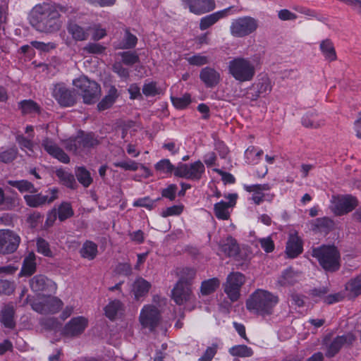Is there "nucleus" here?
<instances>
[{"label": "nucleus", "mask_w": 361, "mask_h": 361, "mask_svg": "<svg viewBox=\"0 0 361 361\" xmlns=\"http://www.w3.org/2000/svg\"><path fill=\"white\" fill-rule=\"evenodd\" d=\"M279 302L278 295L269 290L258 288L252 293L246 300L247 310L252 314L262 317H270Z\"/></svg>", "instance_id": "f257e3e1"}, {"label": "nucleus", "mask_w": 361, "mask_h": 361, "mask_svg": "<svg viewBox=\"0 0 361 361\" xmlns=\"http://www.w3.org/2000/svg\"><path fill=\"white\" fill-rule=\"evenodd\" d=\"M259 61V54L250 58L235 57L228 63V73L239 82H250L255 76Z\"/></svg>", "instance_id": "f03ea898"}, {"label": "nucleus", "mask_w": 361, "mask_h": 361, "mask_svg": "<svg viewBox=\"0 0 361 361\" xmlns=\"http://www.w3.org/2000/svg\"><path fill=\"white\" fill-rule=\"evenodd\" d=\"M60 14L49 5H37L32 11V23L40 32H53L61 27Z\"/></svg>", "instance_id": "7ed1b4c3"}, {"label": "nucleus", "mask_w": 361, "mask_h": 361, "mask_svg": "<svg viewBox=\"0 0 361 361\" xmlns=\"http://www.w3.org/2000/svg\"><path fill=\"white\" fill-rule=\"evenodd\" d=\"M63 142L66 150L77 155L87 154L100 143L98 136L94 133H85L81 130L76 136L71 137Z\"/></svg>", "instance_id": "20e7f679"}, {"label": "nucleus", "mask_w": 361, "mask_h": 361, "mask_svg": "<svg viewBox=\"0 0 361 361\" xmlns=\"http://www.w3.org/2000/svg\"><path fill=\"white\" fill-rule=\"evenodd\" d=\"M73 85L80 92L85 104H94L99 99L101 92L99 85L87 76L82 75L73 80Z\"/></svg>", "instance_id": "39448f33"}, {"label": "nucleus", "mask_w": 361, "mask_h": 361, "mask_svg": "<svg viewBox=\"0 0 361 361\" xmlns=\"http://www.w3.org/2000/svg\"><path fill=\"white\" fill-rule=\"evenodd\" d=\"M258 27V21L251 16H243L232 20L230 33L234 37L243 38L255 32Z\"/></svg>", "instance_id": "423d86ee"}, {"label": "nucleus", "mask_w": 361, "mask_h": 361, "mask_svg": "<svg viewBox=\"0 0 361 361\" xmlns=\"http://www.w3.org/2000/svg\"><path fill=\"white\" fill-rule=\"evenodd\" d=\"M204 173L205 167L200 160L190 164L178 162L176 166L175 176L198 182L202 178Z\"/></svg>", "instance_id": "0eeeda50"}, {"label": "nucleus", "mask_w": 361, "mask_h": 361, "mask_svg": "<svg viewBox=\"0 0 361 361\" xmlns=\"http://www.w3.org/2000/svg\"><path fill=\"white\" fill-rule=\"evenodd\" d=\"M312 255L328 271H336L340 268L341 255L338 250H312Z\"/></svg>", "instance_id": "6e6552de"}, {"label": "nucleus", "mask_w": 361, "mask_h": 361, "mask_svg": "<svg viewBox=\"0 0 361 361\" xmlns=\"http://www.w3.org/2000/svg\"><path fill=\"white\" fill-rule=\"evenodd\" d=\"M245 283V276L240 272H231L227 276L223 287L231 302H235L240 298V289Z\"/></svg>", "instance_id": "1a4fd4ad"}, {"label": "nucleus", "mask_w": 361, "mask_h": 361, "mask_svg": "<svg viewBox=\"0 0 361 361\" xmlns=\"http://www.w3.org/2000/svg\"><path fill=\"white\" fill-rule=\"evenodd\" d=\"M272 90L270 79L267 75H261L248 88L245 97L250 101H256L259 97H264Z\"/></svg>", "instance_id": "9d476101"}, {"label": "nucleus", "mask_w": 361, "mask_h": 361, "mask_svg": "<svg viewBox=\"0 0 361 361\" xmlns=\"http://www.w3.org/2000/svg\"><path fill=\"white\" fill-rule=\"evenodd\" d=\"M52 96L63 107L73 106L77 102V94L75 90L68 88L64 83L61 82L54 85Z\"/></svg>", "instance_id": "9b49d317"}, {"label": "nucleus", "mask_w": 361, "mask_h": 361, "mask_svg": "<svg viewBox=\"0 0 361 361\" xmlns=\"http://www.w3.org/2000/svg\"><path fill=\"white\" fill-rule=\"evenodd\" d=\"M63 302L56 297L47 296L31 303L32 309L40 314H54L62 307Z\"/></svg>", "instance_id": "f8f14e48"}, {"label": "nucleus", "mask_w": 361, "mask_h": 361, "mask_svg": "<svg viewBox=\"0 0 361 361\" xmlns=\"http://www.w3.org/2000/svg\"><path fill=\"white\" fill-rule=\"evenodd\" d=\"M331 209L336 216H341L352 212L358 204L352 195L334 196L331 201Z\"/></svg>", "instance_id": "ddd939ff"}, {"label": "nucleus", "mask_w": 361, "mask_h": 361, "mask_svg": "<svg viewBox=\"0 0 361 361\" xmlns=\"http://www.w3.org/2000/svg\"><path fill=\"white\" fill-rule=\"evenodd\" d=\"M57 194L58 190L56 188H51L47 190L44 194L41 192L25 195L24 200L29 207H39L54 202L58 197Z\"/></svg>", "instance_id": "4468645a"}, {"label": "nucleus", "mask_w": 361, "mask_h": 361, "mask_svg": "<svg viewBox=\"0 0 361 361\" xmlns=\"http://www.w3.org/2000/svg\"><path fill=\"white\" fill-rule=\"evenodd\" d=\"M30 287L31 290L38 294H45L54 293L56 290V283L46 276L38 274L30 280Z\"/></svg>", "instance_id": "2eb2a0df"}, {"label": "nucleus", "mask_w": 361, "mask_h": 361, "mask_svg": "<svg viewBox=\"0 0 361 361\" xmlns=\"http://www.w3.org/2000/svg\"><path fill=\"white\" fill-rule=\"evenodd\" d=\"M160 312L154 305H145L140 314V322L144 328L152 331L159 323Z\"/></svg>", "instance_id": "dca6fc26"}, {"label": "nucleus", "mask_w": 361, "mask_h": 361, "mask_svg": "<svg viewBox=\"0 0 361 361\" xmlns=\"http://www.w3.org/2000/svg\"><path fill=\"white\" fill-rule=\"evenodd\" d=\"M185 7L195 15H202L212 11L216 4L214 0H182Z\"/></svg>", "instance_id": "f3484780"}, {"label": "nucleus", "mask_w": 361, "mask_h": 361, "mask_svg": "<svg viewBox=\"0 0 361 361\" xmlns=\"http://www.w3.org/2000/svg\"><path fill=\"white\" fill-rule=\"evenodd\" d=\"M88 324V320L84 317L72 318L64 326L63 334L68 337H75L82 334Z\"/></svg>", "instance_id": "a211bd4d"}, {"label": "nucleus", "mask_w": 361, "mask_h": 361, "mask_svg": "<svg viewBox=\"0 0 361 361\" xmlns=\"http://www.w3.org/2000/svg\"><path fill=\"white\" fill-rule=\"evenodd\" d=\"M42 146L50 156L58 159L60 162L63 164L70 162L68 155L52 139L44 138L42 141Z\"/></svg>", "instance_id": "6ab92c4d"}, {"label": "nucleus", "mask_w": 361, "mask_h": 361, "mask_svg": "<svg viewBox=\"0 0 361 361\" xmlns=\"http://www.w3.org/2000/svg\"><path fill=\"white\" fill-rule=\"evenodd\" d=\"M194 297L190 286L176 283L172 290V299L178 305H183L190 301Z\"/></svg>", "instance_id": "aec40b11"}, {"label": "nucleus", "mask_w": 361, "mask_h": 361, "mask_svg": "<svg viewBox=\"0 0 361 361\" xmlns=\"http://www.w3.org/2000/svg\"><path fill=\"white\" fill-rule=\"evenodd\" d=\"M355 340L352 334H348L336 336L327 346L326 356L327 357H334L345 344H351Z\"/></svg>", "instance_id": "412c9836"}, {"label": "nucleus", "mask_w": 361, "mask_h": 361, "mask_svg": "<svg viewBox=\"0 0 361 361\" xmlns=\"http://www.w3.org/2000/svg\"><path fill=\"white\" fill-rule=\"evenodd\" d=\"M200 79L207 88L216 87L221 80L220 73L214 68L207 66L200 71Z\"/></svg>", "instance_id": "4be33fe9"}, {"label": "nucleus", "mask_w": 361, "mask_h": 361, "mask_svg": "<svg viewBox=\"0 0 361 361\" xmlns=\"http://www.w3.org/2000/svg\"><path fill=\"white\" fill-rule=\"evenodd\" d=\"M237 197L236 194H228L226 197L229 200L228 202L221 200L214 204V211L217 219L221 220L228 219L230 216L228 208L235 204Z\"/></svg>", "instance_id": "5701e85b"}, {"label": "nucleus", "mask_w": 361, "mask_h": 361, "mask_svg": "<svg viewBox=\"0 0 361 361\" xmlns=\"http://www.w3.org/2000/svg\"><path fill=\"white\" fill-rule=\"evenodd\" d=\"M20 242V236L13 231L0 230V248H18Z\"/></svg>", "instance_id": "b1692460"}, {"label": "nucleus", "mask_w": 361, "mask_h": 361, "mask_svg": "<svg viewBox=\"0 0 361 361\" xmlns=\"http://www.w3.org/2000/svg\"><path fill=\"white\" fill-rule=\"evenodd\" d=\"M231 9L230 8H225L221 11H219L214 13H212L209 15L205 16L202 17L200 20L199 27L200 30H205L215 23H216L220 19L224 18L227 16L228 11Z\"/></svg>", "instance_id": "393cba45"}, {"label": "nucleus", "mask_w": 361, "mask_h": 361, "mask_svg": "<svg viewBox=\"0 0 361 361\" xmlns=\"http://www.w3.org/2000/svg\"><path fill=\"white\" fill-rule=\"evenodd\" d=\"M151 288V283L142 277L137 278L132 286V293L135 299L139 300L145 297Z\"/></svg>", "instance_id": "a878e982"}, {"label": "nucleus", "mask_w": 361, "mask_h": 361, "mask_svg": "<svg viewBox=\"0 0 361 361\" xmlns=\"http://www.w3.org/2000/svg\"><path fill=\"white\" fill-rule=\"evenodd\" d=\"M300 273L292 268L285 269L278 278L277 283L281 286H292L300 279Z\"/></svg>", "instance_id": "bb28decb"}, {"label": "nucleus", "mask_w": 361, "mask_h": 361, "mask_svg": "<svg viewBox=\"0 0 361 361\" xmlns=\"http://www.w3.org/2000/svg\"><path fill=\"white\" fill-rule=\"evenodd\" d=\"M14 314L15 310L12 304L5 305L1 310L0 322L6 328L13 329L15 327Z\"/></svg>", "instance_id": "cd10ccee"}, {"label": "nucleus", "mask_w": 361, "mask_h": 361, "mask_svg": "<svg viewBox=\"0 0 361 361\" xmlns=\"http://www.w3.org/2000/svg\"><path fill=\"white\" fill-rule=\"evenodd\" d=\"M334 221L329 217H322L314 219L312 226L313 231L328 233L334 228Z\"/></svg>", "instance_id": "c85d7f7f"}, {"label": "nucleus", "mask_w": 361, "mask_h": 361, "mask_svg": "<svg viewBox=\"0 0 361 361\" xmlns=\"http://www.w3.org/2000/svg\"><path fill=\"white\" fill-rule=\"evenodd\" d=\"M118 97V90L115 86L111 85L105 97L98 103L99 111H104L109 109Z\"/></svg>", "instance_id": "c756f323"}, {"label": "nucleus", "mask_w": 361, "mask_h": 361, "mask_svg": "<svg viewBox=\"0 0 361 361\" xmlns=\"http://www.w3.org/2000/svg\"><path fill=\"white\" fill-rule=\"evenodd\" d=\"M36 271L35 255L33 252H30L25 257L22 269L19 273V276H30Z\"/></svg>", "instance_id": "7c9ffc66"}, {"label": "nucleus", "mask_w": 361, "mask_h": 361, "mask_svg": "<svg viewBox=\"0 0 361 361\" xmlns=\"http://www.w3.org/2000/svg\"><path fill=\"white\" fill-rule=\"evenodd\" d=\"M137 43V37L130 32L129 28H126L122 39L116 47L121 49H130L135 48Z\"/></svg>", "instance_id": "2f4dec72"}, {"label": "nucleus", "mask_w": 361, "mask_h": 361, "mask_svg": "<svg viewBox=\"0 0 361 361\" xmlns=\"http://www.w3.org/2000/svg\"><path fill=\"white\" fill-rule=\"evenodd\" d=\"M68 32L76 41H84L88 37V32L85 28L74 22H70L67 26Z\"/></svg>", "instance_id": "473e14b6"}, {"label": "nucleus", "mask_w": 361, "mask_h": 361, "mask_svg": "<svg viewBox=\"0 0 361 361\" xmlns=\"http://www.w3.org/2000/svg\"><path fill=\"white\" fill-rule=\"evenodd\" d=\"M34 134H30L27 137L23 135L18 134L16 136V140L22 150L26 151L29 156L34 152L35 144L33 142Z\"/></svg>", "instance_id": "72a5a7b5"}, {"label": "nucleus", "mask_w": 361, "mask_h": 361, "mask_svg": "<svg viewBox=\"0 0 361 361\" xmlns=\"http://www.w3.org/2000/svg\"><path fill=\"white\" fill-rule=\"evenodd\" d=\"M56 176L60 180V182L71 189H75L77 183L75 179V176L71 173L65 171L63 169H59L56 171Z\"/></svg>", "instance_id": "f704fd0d"}, {"label": "nucleus", "mask_w": 361, "mask_h": 361, "mask_svg": "<svg viewBox=\"0 0 361 361\" xmlns=\"http://www.w3.org/2000/svg\"><path fill=\"white\" fill-rule=\"evenodd\" d=\"M177 275L179 277L177 283L192 286V280L196 275V271L194 269L185 267L177 269Z\"/></svg>", "instance_id": "c9c22d12"}, {"label": "nucleus", "mask_w": 361, "mask_h": 361, "mask_svg": "<svg viewBox=\"0 0 361 361\" xmlns=\"http://www.w3.org/2000/svg\"><path fill=\"white\" fill-rule=\"evenodd\" d=\"M75 174L78 182L85 188H88L93 181L90 171L84 166L75 167Z\"/></svg>", "instance_id": "e433bc0d"}, {"label": "nucleus", "mask_w": 361, "mask_h": 361, "mask_svg": "<svg viewBox=\"0 0 361 361\" xmlns=\"http://www.w3.org/2000/svg\"><path fill=\"white\" fill-rule=\"evenodd\" d=\"M219 286L220 281L218 278H212L204 280L201 283L200 293L202 295H210L215 292Z\"/></svg>", "instance_id": "4c0bfd02"}, {"label": "nucleus", "mask_w": 361, "mask_h": 361, "mask_svg": "<svg viewBox=\"0 0 361 361\" xmlns=\"http://www.w3.org/2000/svg\"><path fill=\"white\" fill-rule=\"evenodd\" d=\"M319 48L326 59L330 61L336 60V51L333 42L330 39H326L322 40L320 43Z\"/></svg>", "instance_id": "58836bf2"}, {"label": "nucleus", "mask_w": 361, "mask_h": 361, "mask_svg": "<svg viewBox=\"0 0 361 361\" xmlns=\"http://www.w3.org/2000/svg\"><path fill=\"white\" fill-rule=\"evenodd\" d=\"M345 290L349 297L355 298L361 294V275L350 280L346 286Z\"/></svg>", "instance_id": "ea45409f"}, {"label": "nucleus", "mask_w": 361, "mask_h": 361, "mask_svg": "<svg viewBox=\"0 0 361 361\" xmlns=\"http://www.w3.org/2000/svg\"><path fill=\"white\" fill-rule=\"evenodd\" d=\"M10 185L17 188L20 192H29L30 193H37L38 190L33 183L27 180H10Z\"/></svg>", "instance_id": "a19ab883"}, {"label": "nucleus", "mask_w": 361, "mask_h": 361, "mask_svg": "<svg viewBox=\"0 0 361 361\" xmlns=\"http://www.w3.org/2000/svg\"><path fill=\"white\" fill-rule=\"evenodd\" d=\"M123 304L118 300L111 301L105 307V315L111 320H114L117 314L122 310Z\"/></svg>", "instance_id": "79ce46f5"}, {"label": "nucleus", "mask_w": 361, "mask_h": 361, "mask_svg": "<svg viewBox=\"0 0 361 361\" xmlns=\"http://www.w3.org/2000/svg\"><path fill=\"white\" fill-rule=\"evenodd\" d=\"M263 153V150L257 151L254 146H250L245 152V161L249 164H256L261 159Z\"/></svg>", "instance_id": "37998d69"}, {"label": "nucleus", "mask_w": 361, "mask_h": 361, "mask_svg": "<svg viewBox=\"0 0 361 361\" xmlns=\"http://www.w3.org/2000/svg\"><path fill=\"white\" fill-rule=\"evenodd\" d=\"M19 108L23 114L39 113L40 107L32 99H25L19 102Z\"/></svg>", "instance_id": "c03bdc74"}, {"label": "nucleus", "mask_w": 361, "mask_h": 361, "mask_svg": "<svg viewBox=\"0 0 361 361\" xmlns=\"http://www.w3.org/2000/svg\"><path fill=\"white\" fill-rule=\"evenodd\" d=\"M229 353L235 357H249L253 355V350L245 345H237L229 349Z\"/></svg>", "instance_id": "a18cd8bd"}, {"label": "nucleus", "mask_w": 361, "mask_h": 361, "mask_svg": "<svg viewBox=\"0 0 361 361\" xmlns=\"http://www.w3.org/2000/svg\"><path fill=\"white\" fill-rule=\"evenodd\" d=\"M154 168L156 171H159L162 173L171 174L172 173H173L174 175L176 169V166L173 165L170 160L168 159H163L158 161L154 165Z\"/></svg>", "instance_id": "49530a36"}, {"label": "nucleus", "mask_w": 361, "mask_h": 361, "mask_svg": "<svg viewBox=\"0 0 361 361\" xmlns=\"http://www.w3.org/2000/svg\"><path fill=\"white\" fill-rule=\"evenodd\" d=\"M57 214L59 219L61 221H63L71 217L74 212L71 204L69 202H63L59 205Z\"/></svg>", "instance_id": "de8ad7c7"}, {"label": "nucleus", "mask_w": 361, "mask_h": 361, "mask_svg": "<svg viewBox=\"0 0 361 361\" xmlns=\"http://www.w3.org/2000/svg\"><path fill=\"white\" fill-rule=\"evenodd\" d=\"M171 100L177 109H184L191 103V97L189 94H185L182 97H171Z\"/></svg>", "instance_id": "09e8293b"}, {"label": "nucleus", "mask_w": 361, "mask_h": 361, "mask_svg": "<svg viewBox=\"0 0 361 361\" xmlns=\"http://www.w3.org/2000/svg\"><path fill=\"white\" fill-rule=\"evenodd\" d=\"M142 93L146 97H154L157 94H162V90L160 87H158L157 82L152 81L149 82H145L142 89Z\"/></svg>", "instance_id": "8fccbe9b"}, {"label": "nucleus", "mask_w": 361, "mask_h": 361, "mask_svg": "<svg viewBox=\"0 0 361 361\" xmlns=\"http://www.w3.org/2000/svg\"><path fill=\"white\" fill-rule=\"evenodd\" d=\"M18 155L16 147H11L5 150H0V161L7 164L13 161Z\"/></svg>", "instance_id": "3c124183"}, {"label": "nucleus", "mask_w": 361, "mask_h": 361, "mask_svg": "<svg viewBox=\"0 0 361 361\" xmlns=\"http://www.w3.org/2000/svg\"><path fill=\"white\" fill-rule=\"evenodd\" d=\"M122 63L127 66H133L140 62V58L137 54L134 51H127L120 54Z\"/></svg>", "instance_id": "603ef678"}, {"label": "nucleus", "mask_w": 361, "mask_h": 361, "mask_svg": "<svg viewBox=\"0 0 361 361\" xmlns=\"http://www.w3.org/2000/svg\"><path fill=\"white\" fill-rule=\"evenodd\" d=\"M159 200V198L153 200L150 199L149 197H144L135 200L133 203V206L136 207H145L149 210H152L155 207L156 202Z\"/></svg>", "instance_id": "864d4df0"}, {"label": "nucleus", "mask_w": 361, "mask_h": 361, "mask_svg": "<svg viewBox=\"0 0 361 361\" xmlns=\"http://www.w3.org/2000/svg\"><path fill=\"white\" fill-rule=\"evenodd\" d=\"M188 63L191 66H202L209 63V58L201 54H196L186 58Z\"/></svg>", "instance_id": "5fc2aeb1"}, {"label": "nucleus", "mask_w": 361, "mask_h": 361, "mask_svg": "<svg viewBox=\"0 0 361 361\" xmlns=\"http://www.w3.org/2000/svg\"><path fill=\"white\" fill-rule=\"evenodd\" d=\"M243 188L249 192L264 193V191H267L271 189V185L269 183L264 184H254V185H244Z\"/></svg>", "instance_id": "6e6d98bb"}, {"label": "nucleus", "mask_w": 361, "mask_h": 361, "mask_svg": "<svg viewBox=\"0 0 361 361\" xmlns=\"http://www.w3.org/2000/svg\"><path fill=\"white\" fill-rule=\"evenodd\" d=\"M302 241L297 232L291 233L287 242L286 248H302Z\"/></svg>", "instance_id": "4d7b16f0"}, {"label": "nucleus", "mask_w": 361, "mask_h": 361, "mask_svg": "<svg viewBox=\"0 0 361 361\" xmlns=\"http://www.w3.org/2000/svg\"><path fill=\"white\" fill-rule=\"evenodd\" d=\"M112 71L122 79L126 80L129 78V70L125 68L121 62H115L112 66Z\"/></svg>", "instance_id": "13d9d810"}, {"label": "nucleus", "mask_w": 361, "mask_h": 361, "mask_svg": "<svg viewBox=\"0 0 361 361\" xmlns=\"http://www.w3.org/2000/svg\"><path fill=\"white\" fill-rule=\"evenodd\" d=\"M302 124L307 128H317L322 125L317 121L313 114H307L302 118Z\"/></svg>", "instance_id": "bf43d9fd"}, {"label": "nucleus", "mask_w": 361, "mask_h": 361, "mask_svg": "<svg viewBox=\"0 0 361 361\" xmlns=\"http://www.w3.org/2000/svg\"><path fill=\"white\" fill-rule=\"evenodd\" d=\"M15 283L13 281L0 279V293L4 295H11L15 290Z\"/></svg>", "instance_id": "052dcab7"}, {"label": "nucleus", "mask_w": 361, "mask_h": 361, "mask_svg": "<svg viewBox=\"0 0 361 361\" xmlns=\"http://www.w3.org/2000/svg\"><path fill=\"white\" fill-rule=\"evenodd\" d=\"M106 49V47L101 44L90 42L85 47L84 51L89 54H101Z\"/></svg>", "instance_id": "680f3d73"}, {"label": "nucleus", "mask_w": 361, "mask_h": 361, "mask_svg": "<svg viewBox=\"0 0 361 361\" xmlns=\"http://www.w3.org/2000/svg\"><path fill=\"white\" fill-rule=\"evenodd\" d=\"M114 166L121 168L126 171H135L138 169V164L133 160L115 162L114 163Z\"/></svg>", "instance_id": "e2e57ef3"}, {"label": "nucleus", "mask_w": 361, "mask_h": 361, "mask_svg": "<svg viewBox=\"0 0 361 361\" xmlns=\"http://www.w3.org/2000/svg\"><path fill=\"white\" fill-rule=\"evenodd\" d=\"M217 349L218 345L216 343L212 344L206 349L203 355L198 359V361H212L217 353Z\"/></svg>", "instance_id": "0e129e2a"}, {"label": "nucleus", "mask_w": 361, "mask_h": 361, "mask_svg": "<svg viewBox=\"0 0 361 361\" xmlns=\"http://www.w3.org/2000/svg\"><path fill=\"white\" fill-rule=\"evenodd\" d=\"M30 44L36 49L44 52H48L56 48V44L53 42L44 43L39 41H32Z\"/></svg>", "instance_id": "69168bd1"}, {"label": "nucleus", "mask_w": 361, "mask_h": 361, "mask_svg": "<svg viewBox=\"0 0 361 361\" xmlns=\"http://www.w3.org/2000/svg\"><path fill=\"white\" fill-rule=\"evenodd\" d=\"M177 190L178 187L176 184H171L167 188L162 190L161 195L163 197L167 198L171 201H173L176 198Z\"/></svg>", "instance_id": "338daca9"}, {"label": "nucleus", "mask_w": 361, "mask_h": 361, "mask_svg": "<svg viewBox=\"0 0 361 361\" xmlns=\"http://www.w3.org/2000/svg\"><path fill=\"white\" fill-rule=\"evenodd\" d=\"M229 257H233L236 261L246 260L247 255V250H225Z\"/></svg>", "instance_id": "774afa93"}]
</instances>
